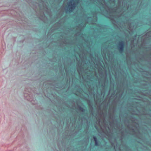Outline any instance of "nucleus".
<instances>
[{
  "label": "nucleus",
  "instance_id": "nucleus-20",
  "mask_svg": "<svg viewBox=\"0 0 151 151\" xmlns=\"http://www.w3.org/2000/svg\"><path fill=\"white\" fill-rule=\"evenodd\" d=\"M118 94H119V93H116V95H118Z\"/></svg>",
  "mask_w": 151,
  "mask_h": 151
},
{
  "label": "nucleus",
  "instance_id": "nucleus-11",
  "mask_svg": "<svg viewBox=\"0 0 151 151\" xmlns=\"http://www.w3.org/2000/svg\"><path fill=\"white\" fill-rule=\"evenodd\" d=\"M123 93V91H122L121 92V91L120 93L119 94V97H122V95Z\"/></svg>",
  "mask_w": 151,
  "mask_h": 151
},
{
  "label": "nucleus",
  "instance_id": "nucleus-23",
  "mask_svg": "<svg viewBox=\"0 0 151 151\" xmlns=\"http://www.w3.org/2000/svg\"><path fill=\"white\" fill-rule=\"evenodd\" d=\"M138 133H139V131H138Z\"/></svg>",
  "mask_w": 151,
  "mask_h": 151
},
{
  "label": "nucleus",
  "instance_id": "nucleus-18",
  "mask_svg": "<svg viewBox=\"0 0 151 151\" xmlns=\"http://www.w3.org/2000/svg\"><path fill=\"white\" fill-rule=\"evenodd\" d=\"M85 26H86V24H84L83 25V27H85Z\"/></svg>",
  "mask_w": 151,
  "mask_h": 151
},
{
  "label": "nucleus",
  "instance_id": "nucleus-2",
  "mask_svg": "<svg viewBox=\"0 0 151 151\" xmlns=\"http://www.w3.org/2000/svg\"><path fill=\"white\" fill-rule=\"evenodd\" d=\"M131 20L128 19V20L127 21V25L128 29L130 30L132 32H133L137 28V25L136 23L134 24L133 22H131Z\"/></svg>",
  "mask_w": 151,
  "mask_h": 151
},
{
  "label": "nucleus",
  "instance_id": "nucleus-12",
  "mask_svg": "<svg viewBox=\"0 0 151 151\" xmlns=\"http://www.w3.org/2000/svg\"><path fill=\"white\" fill-rule=\"evenodd\" d=\"M99 124L100 126H101V122L100 119L99 120Z\"/></svg>",
  "mask_w": 151,
  "mask_h": 151
},
{
  "label": "nucleus",
  "instance_id": "nucleus-19",
  "mask_svg": "<svg viewBox=\"0 0 151 151\" xmlns=\"http://www.w3.org/2000/svg\"><path fill=\"white\" fill-rule=\"evenodd\" d=\"M86 21H89V20L90 19H86Z\"/></svg>",
  "mask_w": 151,
  "mask_h": 151
},
{
  "label": "nucleus",
  "instance_id": "nucleus-6",
  "mask_svg": "<svg viewBox=\"0 0 151 151\" xmlns=\"http://www.w3.org/2000/svg\"><path fill=\"white\" fill-rule=\"evenodd\" d=\"M77 68L79 74L80 75L81 72L83 70V68L81 66V65H79V63L77 64Z\"/></svg>",
  "mask_w": 151,
  "mask_h": 151
},
{
  "label": "nucleus",
  "instance_id": "nucleus-15",
  "mask_svg": "<svg viewBox=\"0 0 151 151\" xmlns=\"http://www.w3.org/2000/svg\"><path fill=\"white\" fill-rule=\"evenodd\" d=\"M95 19H97V16L96 15H95Z\"/></svg>",
  "mask_w": 151,
  "mask_h": 151
},
{
  "label": "nucleus",
  "instance_id": "nucleus-1",
  "mask_svg": "<svg viewBox=\"0 0 151 151\" xmlns=\"http://www.w3.org/2000/svg\"><path fill=\"white\" fill-rule=\"evenodd\" d=\"M79 3V0H70L65 8L66 12L70 13L73 12Z\"/></svg>",
  "mask_w": 151,
  "mask_h": 151
},
{
  "label": "nucleus",
  "instance_id": "nucleus-21",
  "mask_svg": "<svg viewBox=\"0 0 151 151\" xmlns=\"http://www.w3.org/2000/svg\"><path fill=\"white\" fill-rule=\"evenodd\" d=\"M111 20L112 21H113L114 20V19H111Z\"/></svg>",
  "mask_w": 151,
  "mask_h": 151
},
{
  "label": "nucleus",
  "instance_id": "nucleus-8",
  "mask_svg": "<svg viewBox=\"0 0 151 151\" xmlns=\"http://www.w3.org/2000/svg\"><path fill=\"white\" fill-rule=\"evenodd\" d=\"M93 139L95 141V145L96 146H99V145L98 143V142L97 141L96 138L94 136H93Z\"/></svg>",
  "mask_w": 151,
  "mask_h": 151
},
{
  "label": "nucleus",
  "instance_id": "nucleus-4",
  "mask_svg": "<svg viewBox=\"0 0 151 151\" xmlns=\"http://www.w3.org/2000/svg\"><path fill=\"white\" fill-rule=\"evenodd\" d=\"M43 4L42 6H40V9L41 11L43 12L42 14L44 15V12H47L48 10V6L46 5L43 4L44 2L42 1Z\"/></svg>",
  "mask_w": 151,
  "mask_h": 151
},
{
  "label": "nucleus",
  "instance_id": "nucleus-14",
  "mask_svg": "<svg viewBox=\"0 0 151 151\" xmlns=\"http://www.w3.org/2000/svg\"><path fill=\"white\" fill-rule=\"evenodd\" d=\"M106 54H105V55H103V58H104H104H106Z\"/></svg>",
  "mask_w": 151,
  "mask_h": 151
},
{
  "label": "nucleus",
  "instance_id": "nucleus-17",
  "mask_svg": "<svg viewBox=\"0 0 151 151\" xmlns=\"http://www.w3.org/2000/svg\"><path fill=\"white\" fill-rule=\"evenodd\" d=\"M95 128L97 129V126L96 125H95Z\"/></svg>",
  "mask_w": 151,
  "mask_h": 151
},
{
  "label": "nucleus",
  "instance_id": "nucleus-24",
  "mask_svg": "<svg viewBox=\"0 0 151 151\" xmlns=\"http://www.w3.org/2000/svg\"><path fill=\"white\" fill-rule=\"evenodd\" d=\"M111 0H109V1H111Z\"/></svg>",
  "mask_w": 151,
  "mask_h": 151
},
{
  "label": "nucleus",
  "instance_id": "nucleus-7",
  "mask_svg": "<svg viewBox=\"0 0 151 151\" xmlns=\"http://www.w3.org/2000/svg\"><path fill=\"white\" fill-rule=\"evenodd\" d=\"M76 108L78 110L80 111L83 112H84L85 111V109L81 107L79 105H77Z\"/></svg>",
  "mask_w": 151,
  "mask_h": 151
},
{
  "label": "nucleus",
  "instance_id": "nucleus-16",
  "mask_svg": "<svg viewBox=\"0 0 151 151\" xmlns=\"http://www.w3.org/2000/svg\"><path fill=\"white\" fill-rule=\"evenodd\" d=\"M118 4H120V0H118Z\"/></svg>",
  "mask_w": 151,
  "mask_h": 151
},
{
  "label": "nucleus",
  "instance_id": "nucleus-10",
  "mask_svg": "<svg viewBox=\"0 0 151 151\" xmlns=\"http://www.w3.org/2000/svg\"><path fill=\"white\" fill-rule=\"evenodd\" d=\"M99 72L100 75H103V73L102 71L101 70H100V69H99Z\"/></svg>",
  "mask_w": 151,
  "mask_h": 151
},
{
  "label": "nucleus",
  "instance_id": "nucleus-13",
  "mask_svg": "<svg viewBox=\"0 0 151 151\" xmlns=\"http://www.w3.org/2000/svg\"><path fill=\"white\" fill-rule=\"evenodd\" d=\"M65 71L66 74L67 75V74H68V70H67L66 69H65Z\"/></svg>",
  "mask_w": 151,
  "mask_h": 151
},
{
  "label": "nucleus",
  "instance_id": "nucleus-9",
  "mask_svg": "<svg viewBox=\"0 0 151 151\" xmlns=\"http://www.w3.org/2000/svg\"><path fill=\"white\" fill-rule=\"evenodd\" d=\"M119 8V7H116L112 9V10L114 12H118L117 10Z\"/></svg>",
  "mask_w": 151,
  "mask_h": 151
},
{
  "label": "nucleus",
  "instance_id": "nucleus-3",
  "mask_svg": "<svg viewBox=\"0 0 151 151\" xmlns=\"http://www.w3.org/2000/svg\"><path fill=\"white\" fill-rule=\"evenodd\" d=\"M118 49L120 53H122L124 50V42L123 41H120L118 44Z\"/></svg>",
  "mask_w": 151,
  "mask_h": 151
},
{
  "label": "nucleus",
  "instance_id": "nucleus-5",
  "mask_svg": "<svg viewBox=\"0 0 151 151\" xmlns=\"http://www.w3.org/2000/svg\"><path fill=\"white\" fill-rule=\"evenodd\" d=\"M128 129L129 130V133L132 135H136V132L134 129V127H133L132 128H130L129 126L128 125L127 127Z\"/></svg>",
  "mask_w": 151,
  "mask_h": 151
},
{
  "label": "nucleus",
  "instance_id": "nucleus-22",
  "mask_svg": "<svg viewBox=\"0 0 151 151\" xmlns=\"http://www.w3.org/2000/svg\"><path fill=\"white\" fill-rule=\"evenodd\" d=\"M39 19H42L39 17Z\"/></svg>",
  "mask_w": 151,
  "mask_h": 151
}]
</instances>
